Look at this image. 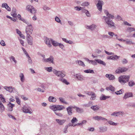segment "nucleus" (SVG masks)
Returning <instances> with one entry per match:
<instances>
[{"label":"nucleus","instance_id":"nucleus-49","mask_svg":"<svg viewBox=\"0 0 135 135\" xmlns=\"http://www.w3.org/2000/svg\"><path fill=\"white\" fill-rule=\"evenodd\" d=\"M109 123L110 124H111L113 125H117V123H115L111 121H109Z\"/></svg>","mask_w":135,"mask_h":135},{"label":"nucleus","instance_id":"nucleus-6","mask_svg":"<svg viewBox=\"0 0 135 135\" xmlns=\"http://www.w3.org/2000/svg\"><path fill=\"white\" fill-rule=\"evenodd\" d=\"M103 4V2L102 1L99 0L98 1V3L97 5L98 9L100 11H102V5Z\"/></svg>","mask_w":135,"mask_h":135},{"label":"nucleus","instance_id":"nucleus-47","mask_svg":"<svg viewBox=\"0 0 135 135\" xmlns=\"http://www.w3.org/2000/svg\"><path fill=\"white\" fill-rule=\"evenodd\" d=\"M10 60L11 61L12 60L13 61H14L16 63L17 62L15 60V57L13 56H11L10 58Z\"/></svg>","mask_w":135,"mask_h":135},{"label":"nucleus","instance_id":"nucleus-46","mask_svg":"<svg viewBox=\"0 0 135 135\" xmlns=\"http://www.w3.org/2000/svg\"><path fill=\"white\" fill-rule=\"evenodd\" d=\"M75 8L76 9V10L77 11H80V10H82L83 9V7H75Z\"/></svg>","mask_w":135,"mask_h":135},{"label":"nucleus","instance_id":"nucleus-58","mask_svg":"<svg viewBox=\"0 0 135 135\" xmlns=\"http://www.w3.org/2000/svg\"><path fill=\"white\" fill-rule=\"evenodd\" d=\"M59 99L62 102H63L64 103H66L65 102V100H64V99L62 98H59Z\"/></svg>","mask_w":135,"mask_h":135},{"label":"nucleus","instance_id":"nucleus-34","mask_svg":"<svg viewBox=\"0 0 135 135\" xmlns=\"http://www.w3.org/2000/svg\"><path fill=\"white\" fill-rule=\"evenodd\" d=\"M91 108L92 109L94 110H97L99 109V107L97 105H96L92 106L91 107Z\"/></svg>","mask_w":135,"mask_h":135},{"label":"nucleus","instance_id":"nucleus-11","mask_svg":"<svg viewBox=\"0 0 135 135\" xmlns=\"http://www.w3.org/2000/svg\"><path fill=\"white\" fill-rule=\"evenodd\" d=\"M27 42L29 44L31 45L32 43V38L30 35H27Z\"/></svg>","mask_w":135,"mask_h":135},{"label":"nucleus","instance_id":"nucleus-64","mask_svg":"<svg viewBox=\"0 0 135 135\" xmlns=\"http://www.w3.org/2000/svg\"><path fill=\"white\" fill-rule=\"evenodd\" d=\"M11 19L14 21H16L17 20V18H11Z\"/></svg>","mask_w":135,"mask_h":135},{"label":"nucleus","instance_id":"nucleus-8","mask_svg":"<svg viewBox=\"0 0 135 135\" xmlns=\"http://www.w3.org/2000/svg\"><path fill=\"white\" fill-rule=\"evenodd\" d=\"M93 118L94 119L96 120H102L105 121L107 120V119L101 116H96L93 117Z\"/></svg>","mask_w":135,"mask_h":135},{"label":"nucleus","instance_id":"nucleus-16","mask_svg":"<svg viewBox=\"0 0 135 135\" xmlns=\"http://www.w3.org/2000/svg\"><path fill=\"white\" fill-rule=\"evenodd\" d=\"M56 122L60 125H62L65 122V120H61L59 119H56Z\"/></svg>","mask_w":135,"mask_h":135},{"label":"nucleus","instance_id":"nucleus-24","mask_svg":"<svg viewBox=\"0 0 135 135\" xmlns=\"http://www.w3.org/2000/svg\"><path fill=\"white\" fill-rule=\"evenodd\" d=\"M8 107H9V110L10 111H12L13 109V108L14 106V105L11 104V103H9L8 104Z\"/></svg>","mask_w":135,"mask_h":135},{"label":"nucleus","instance_id":"nucleus-29","mask_svg":"<svg viewBox=\"0 0 135 135\" xmlns=\"http://www.w3.org/2000/svg\"><path fill=\"white\" fill-rule=\"evenodd\" d=\"M96 26L94 25H93L91 26H87L86 28L89 29L91 30H93L95 28Z\"/></svg>","mask_w":135,"mask_h":135},{"label":"nucleus","instance_id":"nucleus-7","mask_svg":"<svg viewBox=\"0 0 135 135\" xmlns=\"http://www.w3.org/2000/svg\"><path fill=\"white\" fill-rule=\"evenodd\" d=\"M22 110L24 112L27 113H29L30 114L32 113V112L30 110V109L29 108H28L27 107L25 106L22 108Z\"/></svg>","mask_w":135,"mask_h":135},{"label":"nucleus","instance_id":"nucleus-41","mask_svg":"<svg viewBox=\"0 0 135 135\" xmlns=\"http://www.w3.org/2000/svg\"><path fill=\"white\" fill-rule=\"evenodd\" d=\"M52 43L53 46H56L58 45V44L54 41L52 40Z\"/></svg>","mask_w":135,"mask_h":135},{"label":"nucleus","instance_id":"nucleus-50","mask_svg":"<svg viewBox=\"0 0 135 135\" xmlns=\"http://www.w3.org/2000/svg\"><path fill=\"white\" fill-rule=\"evenodd\" d=\"M128 30L129 31L131 32L133 31H134L135 29L134 28H129L128 29Z\"/></svg>","mask_w":135,"mask_h":135},{"label":"nucleus","instance_id":"nucleus-10","mask_svg":"<svg viewBox=\"0 0 135 135\" xmlns=\"http://www.w3.org/2000/svg\"><path fill=\"white\" fill-rule=\"evenodd\" d=\"M43 61L45 62H49L51 61V62L53 64L54 63L53 57L52 56H51L50 57L46 59H44L43 60Z\"/></svg>","mask_w":135,"mask_h":135},{"label":"nucleus","instance_id":"nucleus-44","mask_svg":"<svg viewBox=\"0 0 135 135\" xmlns=\"http://www.w3.org/2000/svg\"><path fill=\"white\" fill-rule=\"evenodd\" d=\"M16 101L17 103L19 104V105H20V99H19L18 98L16 97Z\"/></svg>","mask_w":135,"mask_h":135},{"label":"nucleus","instance_id":"nucleus-52","mask_svg":"<svg viewBox=\"0 0 135 135\" xmlns=\"http://www.w3.org/2000/svg\"><path fill=\"white\" fill-rule=\"evenodd\" d=\"M61 81H62V82L66 84H69V83L67 82V81L64 79H62L61 80Z\"/></svg>","mask_w":135,"mask_h":135},{"label":"nucleus","instance_id":"nucleus-59","mask_svg":"<svg viewBox=\"0 0 135 135\" xmlns=\"http://www.w3.org/2000/svg\"><path fill=\"white\" fill-rule=\"evenodd\" d=\"M55 114L58 115V116H60V117H62V114L61 113H57L56 112H55Z\"/></svg>","mask_w":135,"mask_h":135},{"label":"nucleus","instance_id":"nucleus-40","mask_svg":"<svg viewBox=\"0 0 135 135\" xmlns=\"http://www.w3.org/2000/svg\"><path fill=\"white\" fill-rule=\"evenodd\" d=\"M109 98V97H106L105 96H103L102 97L100 98V99L101 100H104L106 99H107Z\"/></svg>","mask_w":135,"mask_h":135},{"label":"nucleus","instance_id":"nucleus-38","mask_svg":"<svg viewBox=\"0 0 135 135\" xmlns=\"http://www.w3.org/2000/svg\"><path fill=\"white\" fill-rule=\"evenodd\" d=\"M78 121L77 119L75 117H73L71 120V122L72 123H74Z\"/></svg>","mask_w":135,"mask_h":135},{"label":"nucleus","instance_id":"nucleus-28","mask_svg":"<svg viewBox=\"0 0 135 135\" xmlns=\"http://www.w3.org/2000/svg\"><path fill=\"white\" fill-rule=\"evenodd\" d=\"M122 114V115L123 114V112H119L116 113H114L113 114H112L111 115H116V116H118L120 114Z\"/></svg>","mask_w":135,"mask_h":135},{"label":"nucleus","instance_id":"nucleus-25","mask_svg":"<svg viewBox=\"0 0 135 135\" xmlns=\"http://www.w3.org/2000/svg\"><path fill=\"white\" fill-rule=\"evenodd\" d=\"M76 63L80 65H81L83 66H85L84 62L81 61H76Z\"/></svg>","mask_w":135,"mask_h":135},{"label":"nucleus","instance_id":"nucleus-12","mask_svg":"<svg viewBox=\"0 0 135 135\" xmlns=\"http://www.w3.org/2000/svg\"><path fill=\"white\" fill-rule=\"evenodd\" d=\"M88 94L89 95H91V97L90 98L91 100H94L95 99V95L94 93L93 92H89Z\"/></svg>","mask_w":135,"mask_h":135},{"label":"nucleus","instance_id":"nucleus-2","mask_svg":"<svg viewBox=\"0 0 135 135\" xmlns=\"http://www.w3.org/2000/svg\"><path fill=\"white\" fill-rule=\"evenodd\" d=\"M129 78V76L122 75L119 78V81L122 83H125L128 81Z\"/></svg>","mask_w":135,"mask_h":135},{"label":"nucleus","instance_id":"nucleus-45","mask_svg":"<svg viewBox=\"0 0 135 135\" xmlns=\"http://www.w3.org/2000/svg\"><path fill=\"white\" fill-rule=\"evenodd\" d=\"M75 109H76V111L77 112H80L82 111V109H80L79 108L77 107H75Z\"/></svg>","mask_w":135,"mask_h":135},{"label":"nucleus","instance_id":"nucleus-30","mask_svg":"<svg viewBox=\"0 0 135 135\" xmlns=\"http://www.w3.org/2000/svg\"><path fill=\"white\" fill-rule=\"evenodd\" d=\"M126 43L127 44H134V43L133 42H132L129 39H127L125 40Z\"/></svg>","mask_w":135,"mask_h":135},{"label":"nucleus","instance_id":"nucleus-5","mask_svg":"<svg viewBox=\"0 0 135 135\" xmlns=\"http://www.w3.org/2000/svg\"><path fill=\"white\" fill-rule=\"evenodd\" d=\"M128 70V69L125 68H119L115 71V73H120L126 71Z\"/></svg>","mask_w":135,"mask_h":135},{"label":"nucleus","instance_id":"nucleus-48","mask_svg":"<svg viewBox=\"0 0 135 135\" xmlns=\"http://www.w3.org/2000/svg\"><path fill=\"white\" fill-rule=\"evenodd\" d=\"M55 20L58 22L60 23L61 22L60 20L57 17H56L55 18Z\"/></svg>","mask_w":135,"mask_h":135},{"label":"nucleus","instance_id":"nucleus-9","mask_svg":"<svg viewBox=\"0 0 135 135\" xmlns=\"http://www.w3.org/2000/svg\"><path fill=\"white\" fill-rule=\"evenodd\" d=\"M133 96V94L132 93L128 92L125 94L123 98L124 99H126L129 97H132Z\"/></svg>","mask_w":135,"mask_h":135},{"label":"nucleus","instance_id":"nucleus-55","mask_svg":"<svg viewBox=\"0 0 135 135\" xmlns=\"http://www.w3.org/2000/svg\"><path fill=\"white\" fill-rule=\"evenodd\" d=\"M90 61L91 62V63L93 65H97V63L96 62V61H95V60H94V61L91 60Z\"/></svg>","mask_w":135,"mask_h":135},{"label":"nucleus","instance_id":"nucleus-1","mask_svg":"<svg viewBox=\"0 0 135 135\" xmlns=\"http://www.w3.org/2000/svg\"><path fill=\"white\" fill-rule=\"evenodd\" d=\"M105 13L107 15V17L104 16L103 18H104V20L106 23L109 26L112 27L114 25V23L111 20H110V18L113 19L114 17L113 16L109 14L108 13V11L107 10L104 11Z\"/></svg>","mask_w":135,"mask_h":135},{"label":"nucleus","instance_id":"nucleus-42","mask_svg":"<svg viewBox=\"0 0 135 135\" xmlns=\"http://www.w3.org/2000/svg\"><path fill=\"white\" fill-rule=\"evenodd\" d=\"M128 84L130 86H132L134 85V83L133 81H131L129 82Z\"/></svg>","mask_w":135,"mask_h":135},{"label":"nucleus","instance_id":"nucleus-3","mask_svg":"<svg viewBox=\"0 0 135 135\" xmlns=\"http://www.w3.org/2000/svg\"><path fill=\"white\" fill-rule=\"evenodd\" d=\"M32 27L31 25H29L26 27V32L27 36H30L32 34Z\"/></svg>","mask_w":135,"mask_h":135},{"label":"nucleus","instance_id":"nucleus-62","mask_svg":"<svg viewBox=\"0 0 135 135\" xmlns=\"http://www.w3.org/2000/svg\"><path fill=\"white\" fill-rule=\"evenodd\" d=\"M58 45L59 46V47L62 49L64 47V46L63 45L61 44H58Z\"/></svg>","mask_w":135,"mask_h":135},{"label":"nucleus","instance_id":"nucleus-43","mask_svg":"<svg viewBox=\"0 0 135 135\" xmlns=\"http://www.w3.org/2000/svg\"><path fill=\"white\" fill-rule=\"evenodd\" d=\"M89 4L88 2H85L83 3L82 4L81 6H87L89 5Z\"/></svg>","mask_w":135,"mask_h":135},{"label":"nucleus","instance_id":"nucleus-22","mask_svg":"<svg viewBox=\"0 0 135 135\" xmlns=\"http://www.w3.org/2000/svg\"><path fill=\"white\" fill-rule=\"evenodd\" d=\"M48 99L49 101L53 102H55L56 100V99L55 98L52 96L50 97Z\"/></svg>","mask_w":135,"mask_h":135},{"label":"nucleus","instance_id":"nucleus-13","mask_svg":"<svg viewBox=\"0 0 135 135\" xmlns=\"http://www.w3.org/2000/svg\"><path fill=\"white\" fill-rule=\"evenodd\" d=\"M52 40L51 39H49V38L46 39V44L50 47H51V43H52Z\"/></svg>","mask_w":135,"mask_h":135},{"label":"nucleus","instance_id":"nucleus-14","mask_svg":"<svg viewBox=\"0 0 135 135\" xmlns=\"http://www.w3.org/2000/svg\"><path fill=\"white\" fill-rule=\"evenodd\" d=\"M2 7H5L8 11H11V8L7 5L6 3H3L2 5Z\"/></svg>","mask_w":135,"mask_h":135},{"label":"nucleus","instance_id":"nucleus-63","mask_svg":"<svg viewBox=\"0 0 135 135\" xmlns=\"http://www.w3.org/2000/svg\"><path fill=\"white\" fill-rule=\"evenodd\" d=\"M37 90L39 91H41L43 92L44 91L43 90L41 89L40 88H38L37 89Z\"/></svg>","mask_w":135,"mask_h":135},{"label":"nucleus","instance_id":"nucleus-51","mask_svg":"<svg viewBox=\"0 0 135 135\" xmlns=\"http://www.w3.org/2000/svg\"><path fill=\"white\" fill-rule=\"evenodd\" d=\"M122 62L123 64H126L127 63V60L126 59H124L122 60Z\"/></svg>","mask_w":135,"mask_h":135},{"label":"nucleus","instance_id":"nucleus-26","mask_svg":"<svg viewBox=\"0 0 135 135\" xmlns=\"http://www.w3.org/2000/svg\"><path fill=\"white\" fill-rule=\"evenodd\" d=\"M3 103H5L6 102L5 99L3 97L2 94L0 95V103H1V101Z\"/></svg>","mask_w":135,"mask_h":135},{"label":"nucleus","instance_id":"nucleus-23","mask_svg":"<svg viewBox=\"0 0 135 135\" xmlns=\"http://www.w3.org/2000/svg\"><path fill=\"white\" fill-rule=\"evenodd\" d=\"M106 90H110L112 91H114L115 90V88L111 85H110L108 87H107L106 88Z\"/></svg>","mask_w":135,"mask_h":135},{"label":"nucleus","instance_id":"nucleus-35","mask_svg":"<svg viewBox=\"0 0 135 135\" xmlns=\"http://www.w3.org/2000/svg\"><path fill=\"white\" fill-rule=\"evenodd\" d=\"M50 108L54 111L57 110V109H56V105L50 106Z\"/></svg>","mask_w":135,"mask_h":135},{"label":"nucleus","instance_id":"nucleus-27","mask_svg":"<svg viewBox=\"0 0 135 135\" xmlns=\"http://www.w3.org/2000/svg\"><path fill=\"white\" fill-rule=\"evenodd\" d=\"M53 71L54 73L58 76H59L61 73V72L60 71H57L56 70H54Z\"/></svg>","mask_w":135,"mask_h":135},{"label":"nucleus","instance_id":"nucleus-39","mask_svg":"<svg viewBox=\"0 0 135 135\" xmlns=\"http://www.w3.org/2000/svg\"><path fill=\"white\" fill-rule=\"evenodd\" d=\"M108 33L109 35L112 36H113L114 35L116 37L117 36V35L114 34L113 32H108Z\"/></svg>","mask_w":135,"mask_h":135},{"label":"nucleus","instance_id":"nucleus-17","mask_svg":"<svg viewBox=\"0 0 135 135\" xmlns=\"http://www.w3.org/2000/svg\"><path fill=\"white\" fill-rule=\"evenodd\" d=\"M16 10L15 8H13L12 11L11 12V15L13 17H16L17 16V14L16 12Z\"/></svg>","mask_w":135,"mask_h":135},{"label":"nucleus","instance_id":"nucleus-57","mask_svg":"<svg viewBox=\"0 0 135 135\" xmlns=\"http://www.w3.org/2000/svg\"><path fill=\"white\" fill-rule=\"evenodd\" d=\"M116 39L118 40H119L120 41H123L124 42L126 41V40H123V39L121 38V39H119L118 38V36L116 37Z\"/></svg>","mask_w":135,"mask_h":135},{"label":"nucleus","instance_id":"nucleus-33","mask_svg":"<svg viewBox=\"0 0 135 135\" xmlns=\"http://www.w3.org/2000/svg\"><path fill=\"white\" fill-rule=\"evenodd\" d=\"M20 77L21 78V81L23 82L24 80V78L23 74L22 73H21L20 75Z\"/></svg>","mask_w":135,"mask_h":135},{"label":"nucleus","instance_id":"nucleus-60","mask_svg":"<svg viewBox=\"0 0 135 135\" xmlns=\"http://www.w3.org/2000/svg\"><path fill=\"white\" fill-rule=\"evenodd\" d=\"M27 56L28 57V61L30 63H31L32 60H31V58L30 57L29 55L28 54H27Z\"/></svg>","mask_w":135,"mask_h":135},{"label":"nucleus","instance_id":"nucleus-37","mask_svg":"<svg viewBox=\"0 0 135 135\" xmlns=\"http://www.w3.org/2000/svg\"><path fill=\"white\" fill-rule=\"evenodd\" d=\"M84 72L86 73H94V72L93 70H85Z\"/></svg>","mask_w":135,"mask_h":135},{"label":"nucleus","instance_id":"nucleus-21","mask_svg":"<svg viewBox=\"0 0 135 135\" xmlns=\"http://www.w3.org/2000/svg\"><path fill=\"white\" fill-rule=\"evenodd\" d=\"M119 58V57L117 56V55H115L114 56H110L108 57H107V59H112L113 60H114L116 59H118Z\"/></svg>","mask_w":135,"mask_h":135},{"label":"nucleus","instance_id":"nucleus-19","mask_svg":"<svg viewBox=\"0 0 135 135\" xmlns=\"http://www.w3.org/2000/svg\"><path fill=\"white\" fill-rule=\"evenodd\" d=\"M95 61H96V62H97L98 63L102 64L104 66L106 65L105 63L103 61L101 60L100 59H95Z\"/></svg>","mask_w":135,"mask_h":135},{"label":"nucleus","instance_id":"nucleus-20","mask_svg":"<svg viewBox=\"0 0 135 135\" xmlns=\"http://www.w3.org/2000/svg\"><path fill=\"white\" fill-rule=\"evenodd\" d=\"M72 107H69L67 108V110L68 112V113L69 115H71L72 113Z\"/></svg>","mask_w":135,"mask_h":135},{"label":"nucleus","instance_id":"nucleus-54","mask_svg":"<svg viewBox=\"0 0 135 135\" xmlns=\"http://www.w3.org/2000/svg\"><path fill=\"white\" fill-rule=\"evenodd\" d=\"M1 45L3 46H4L5 45V44L3 40H2L0 42Z\"/></svg>","mask_w":135,"mask_h":135},{"label":"nucleus","instance_id":"nucleus-4","mask_svg":"<svg viewBox=\"0 0 135 135\" xmlns=\"http://www.w3.org/2000/svg\"><path fill=\"white\" fill-rule=\"evenodd\" d=\"M27 9L32 14H35L36 13V11L33 6L30 5H28L27 6Z\"/></svg>","mask_w":135,"mask_h":135},{"label":"nucleus","instance_id":"nucleus-31","mask_svg":"<svg viewBox=\"0 0 135 135\" xmlns=\"http://www.w3.org/2000/svg\"><path fill=\"white\" fill-rule=\"evenodd\" d=\"M4 105L2 103H0V110L1 112H2L4 110Z\"/></svg>","mask_w":135,"mask_h":135},{"label":"nucleus","instance_id":"nucleus-61","mask_svg":"<svg viewBox=\"0 0 135 135\" xmlns=\"http://www.w3.org/2000/svg\"><path fill=\"white\" fill-rule=\"evenodd\" d=\"M16 31L17 33L19 35L21 34V31H19L18 29H16Z\"/></svg>","mask_w":135,"mask_h":135},{"label":"nucleus","instance_id":"nucleus-56","mask_svg":"<svg viewBox=\"0 0 135 135\" xmlns=\"http://www.w3.org/2000/svg\"><path fill=\"white\" fill-rule=\"evenodd\" d=\"M77 78L78 80H82L83 79V78L81 76H77Z\"/></svg>","mask_w":135,"mask_h":135},{"label":"nucleus","instance_id":"nucleus-18","mask_svg":"<svg viewBox=\"0 0 135 135\" xmlns=\"http://www.w3.org/2000/svg\"><path fill=\"white\" fill-rule=\"evenodd\" d=\"M4 88L10 92H12L13 90V88H12V87L11 86L7 87L5 86L4 87Z\"/></svg>","mask_w":135,"mask_h":135},{"label":"nucleus","instance_id":"nucleus-36","mask_svg":"<svg viewBox=\"0 0 135 135\" xmlns=\"http://www.w3.org/2000/svg\"><path fill=\"white\" fill-rule=\"evenodd\" d=\"M123 92V90L122 89L119 91H117L115 92V93L117 95L120 94H122Z\"/></svg>","mask_w":135,"mask_h":135},{"label":"nucleus","instance_id":"nucleus-53","mask_svg":"<svg viewBox=\"0 0 135 135\" xmlns=\"http://www.w3.org/2000/svg\"><path fill=\"white\" fill-rule=\"evenodd\" d=\"M52 67H50L49 68H46V69L49 72H51L52 71Z\"/></svg>","mask_w":135,"mask_h":135},{"label":"nucleus","instance_id":"nucleus-15","mask_svg":"<svg viewBox=\"0 0 135 135\" xmlns=\"http://www.w3.org/2000/svg\"><path fill=\"white\" fill-rule=\"evenodd\" d=\"M105 76L107 78H108L110 80H113L115 79L114 76L111 74H106Z\"/></svg>","mask_w":135,"mask_h":135},{"label":"nucleus","instance_id":"nucleus-32","mask_svg":"<svg viewBox=\"0 0 135 135\" xmlns=\"http://www.w3.org/2000/svg\"><path fill=\"white\" fill-rule=\"evenodd\" d=\"M56 107L57 110H62L63 108H64L63 106L59 105H56Z\"/></svg>","mask_w":135,"mask_h":135}]
</instances>
